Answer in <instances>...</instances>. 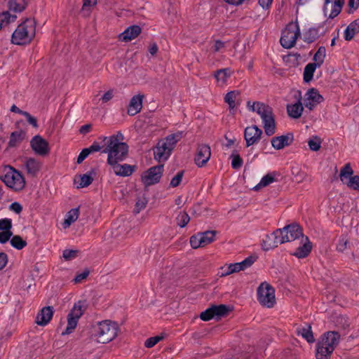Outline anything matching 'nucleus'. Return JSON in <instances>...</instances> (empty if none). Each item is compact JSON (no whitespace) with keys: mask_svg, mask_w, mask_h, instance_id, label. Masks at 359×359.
Returning a JSON list of instances; mask_svg holds the SVG:
<instances>
[{"mask_svg":"<svg viewBox=\"0 0 359 359\" xmlns=\"http://www.w3.org/2000/svg\"><path fill=\"white\" fill-rule=\"evenodd\" d=\"M99 140L104 142V149L102 152L107 154V163L108 165L115 162H121L126 158L128 154V145L122 142L123 135L121 132L109 137L101 136Z\"/></svg>","mask_w":359,"mask_h":359,"instance_id":"obj_1","label":"nucleus"},{"mask_svg":"<svg viewBox=\"0 0 359 359\" xmlns=\"http://www.w3.org/2000/svg\"><path fill=\"white\" fill-rule=\"evenodd\" d=\"M339 339L340 334L336 331H328L323 334L316 346V359H330Z\"/></svg>","mask_w":359,"mask_h":359,"instance_id":"obj_2","label":"nucleus"},{"mask_svg":"<svg viewBox=\"0 0 359 359\" xmlns=\"http://www.w3.org/2000/svg\"><path fill=\"white\" fill-rule=\"evenodd\" d=\"M35 24L34 19L26 18L13 33L11 42L20 46L29 44L35 36Z\"/></svg>","mask_w":359,"mask_h":359,"instance_id":"obj_3","label":"nucleus"},{"mask_svg":"<svg viewBox=\"0 0 359 359\" xmlns=\"http://www.w3.org/2000/svg\"><path fill=\"white\" fill-rule=\"evenodd\" d=\"M0 180L15 191L22 190L25 186L24 177L11 165H6L0 170Z\"/></svg>","mask_w":359,"mask_h":359,"instance_id":"obj_4","label":"nucleus"},{"mask_svg":"<svg viewBox=\"0 0 359 359\" xmlns=\"http://www.w3.org/2000/svg\"><path fill=\"white\" fill-rule=\"evenodd\" d=\"M118 330L117 323L107 320L99 322L95 327L97 340L102 344H107L112 341L117 336Z\"/></svg>","mask_w":359,"mask_h":359,"instance_id":"obj_5","label":"nucleus"},{"mask_svg":"<svg viewBox=\"0 0 359 359\" xmlns=\"http://www.w3.org/2000/svg\"><path fill=\"white\" fill-rule=\"evenodd\" d=\"M256 112L262 118L266 135H273L276 133V123L272 108L263 102H257Z\"/></svg>","mask_w":359,"mask_h":359,"instance_id":"obj_6","label":"nucleus"},{"mask_svg":"<svg viewBox=\"0 0 359 359\" xmlns=\"http://www.w3.org/2000/svg\"><path fill=\"white\" fill-rule=\"evenodd\" d=\"M87 304L86 301L79 300L76 302L70 312L67 315V326L62 334H71L76 327L79 319L83 316L86 310Z\"/></svg>","mask_w":359,"mask_h":359,"instance_id":"obj_7","label":"nucleus"},{"mask_svg":"<svg viewBox=\"0 0 359 359\" xmlns=\"http://www.w3.org/2000/svg\"><path fill=\"white\" fill-rule=\"evenodd\" d=\"M299 36L300 29L298 24L290 22L282 32L280 39V44L285 48H291L295 45Z\"/></svg>","mask_w":359,"mask_h":359,"instance_id":"obj_8","label":"nucleus"},{"mask_svg":"<svg viewBox=\"0 0 359 359\" xmlns=\"http://www.w3.org/2000/svg\"><path fill=\"white\" fill-rule=\"evenodd\" d=\"M257 300L261 305L272 308L276 303L274 288L266 282L261 283L257 288Z\"/></svg>","mask_w":359,"mask_h":359,"instance_id":"obj_9","label":"nucleus"},{"mask_svg":"<svg viewBox=\"0 0 359 359\" xmlns=\"http://www.w3.org/2000/svg\"><path fill=\"white\" fill-rule=\"evenodd\" d=\"M279 229L282 232V236L287 238V239H285L284 243L293 242L294 243L300 239L304 240L305 238L302 229L296 223L286 225L283 229Z\"/></svg>","mask_w":359,"mask_h":359,"instance_id":"obj_10","label":"nucleus"},{"mask_svg":"<svg viewBox=\"0 0 359 359\" xmlns=\"http://www.w3.org/2000/svg\"><path fill=\"white\" fill-rule=\"evenodd\" d=\"M353 170L349 163L346 164L340 171V180L353 190L359 191V175L351 176Z\"/></svg>","mask_w":359,"mask_h":359,"instance_id":"obj_11","label":"nucleus"},{"mask_svg":"<svg viewBox=\"0 0 359 359\" xmlns=\"http://www.w3.org/2000/svg\"><path fill=\"white\" fill-rule=\"evenodd\" d=\"M163 172V165H158L151 167L142 175V180L146 186H150L158 183Z\"/></svg>","mask_w":359,"mask_h":359,"instance_id":"obj_12","label":"nucleus"},{"mask_svg":"<svg viewBox=\"0 0 359 359\" xmlns=\"http://www.w3.org/2000/svg\"><path fill=\"white\" fill-rule=\"evenodd\" d=\"M294 250L290 251L291 255H293L299 259L307 257L311 251L312 245L309 241L308 237H305L304 240L299 241L293 243Z\"/></svg>","mask_w":359,"mask_h":359,"instance_id":"obj_13","label":"nucleus"},{"mask_svg":"<svg viewBox=\"0 0 359 359\" xmlns=\"http://www.w3.org/2000/svg\"><path fill=\"white\" fill-rule=\"evenodd\" d=\"M262 133V130L256 125L246 127L244 130V139L246 142V147H249L257 144L261 140Z\"/></svg>","mask_w":359,"mask_h":359,"instance_id":"obj_14","label":"nucleus"},{"mask_svg":"<svg viewBox=\"0 0 359 359\" xmlns=\"http://www.w3.org/2000/svg\"><path fill=\"white\" fill-rule=\"evenodd\" d=\"M211 156V149L209 145L205 144H198L194 158L195 163L200 168L205 166Z\"/></svg>","mask_w":359,"mask_h":359,"instance_id":"obj_15","label":"nucleus"},{"mask_svg":"<svg viewBox=\"0 0 359 359\" xmlns=\"http://www.w3.org/2000/svg\"><path fill=\"white\" fill-rule=\"evenodd\" d=\"M285 238L282 236V232L279 229L275 230L271 235L266 236L263 240V246L264 250H269L278 247V245L284 243Z\"/></svg>","mask_w":359,"mask_h":359,"instance_id":"obj_16","label":"nucleus"},{"mask_svg":"<svg viewBox=\"0 0 359 359\" xmlns=\"http://www.w3.org/2000/svg\"><path fill=\"white\" fill-rule=\"evenodd\" d=\"M323 97L316 88L309 89L305 94L304 106L309 110H313L316 106L323 102Z\"/></svg>","mask_w":359,"mask_h":359,"instance_id":"obj_17","label":"nucleus"},{"mask_svg":"<svg viewBox=\"0 0 359 359\" xmlns=\"http://www.w3.org/2000/svg\"><path fill=\"white\" fill-rule=\"evenodd\" d=\"M32 150L40 156H46L49 152L48 142L40 135L34 136L30 141Z\"/></svg>","mask_w":359,"mask_h":359,"instance_id":"obj_18","label":"nucleus"},{"mask_svg":"<svg viewBox=\"0 0 359 359\" xmlns=\"http://www.w3.org/2000/svg\"><path fill=\"white\" fill-rule=\"evenodd\" d=\"M109 165H110L116 175L121 177L130 176L136 168L135 165H130L126 163L121 165L119 162L112 163L109 164Z\"/></svg>","mask_w":359,"mask_h":359,"instance_id":"obj_19","label":"nucleus"},{"mask_svg":"<svg viewBox=\"0 0 359 359\" xmlns=\"http://www.w3.org/2000/svg\"><path fill=\"white\" fill-rule=\"evenodd\" d=\"M165 143L160 140L154 149V158L158 162L166 161L171 154L172 151Z\"/></svg>","mask_w":359,"mask_h":359,"instance_id":"obj_20","label":"nucleus"},{"mask_svg":"<svg viewBox=\"0 0 359 359\" xmlns=\"http://www.w3.org/2000/svg\"><path fill=\"white\" fill-rule=\"evenodd\" d=\"M293 140V135L292 133H287L285 135L273 137L271 139V142L274 149L280 150L286 146L290 145L292 143Z\"/></svg>","mask_w":359,"mask_h":359,"instance_id":"obj_21","label":"nucleus"},{"mask_svg":"<svg viewBox=\"0 0 359 359\" xmlns=\"http://www.w3.org/2000/svg\"><path fill=\"white\" fill-rule=\"evenodd\" d=\"M304 107L302 103L301 93L299 91V97L297 101L294 104L287 105V112L290 117L292 118H299L301 117Z\"/></svg>","mask_w":359,"mask_h":359,"instance_id":"obj_22","label":"nucleus"},{"mask_svg":"<svg viewBox=\"0 0 359 359\" xmlns=\"http://www.w3.org/2000/svg\"><path fill=\"white\" fill-rule=\"evenodd\" d=\"M143 95H134L130 100L127 113L129 116H135L139 113L142 108Z\"/></svg>","mask_w":359,"mask_h":359,"instance_id":"obj_23","label":"nucleus"},{"mask_svg":"<svg viewBox=\"0 0 359 359\" xmlns=\"http://www.w3.org/2000/svg\"><path fill=\"white\" fill-rule=\"evenodd\" d=\"M53 308L52 306L43 307L37 314L36 323L41 326L46 325L52 319Z\"/></svg>","mask_w":359,"mask_h":359,"instance_id":"obj_24","label":"nucleus"},{"mask_svg":"<svg viewBox=\"0 0 359 359\" xmlns=\"http://www.w3.org/2000/svg\"><path fill=\"white\" fill-rule=\"evenodd\" d=\"M141 27L138 25H132L122 32L119 39L123 41H130L135 39L141 33Z\"/></svg>","mask_w":359,"mask_h":359,"instance_id":"obj_25","label":"nucleus"},{"mask_svg":"<svg viewBox=\"0 0 359 359\" xmlns=\"http://www.w3.org/2000/svg\"><path fill=\"white\" fill-rule=\"evenodd\" d=\"M25 166L28 175L35 177L41 168V163L34 158H28L25 161Z\"/></svg>","mask_w":359,"mask_h":359,"instance_id":"obj_26","label":"nucleus"},{"mask_svg":"<svg viewBox=\"0 0 359 359\" xmlns=\"http://www.w3.org/2000/svg\"><path fill=\"white\" fill-rule=\"evenodd\" d=\"M359 32V18L348 25L344 31V39L351 41Z\"/></svg>","mask_w":359,"mask_h":359,"instance_id":"obj_27","label":"nucleus"},{"mask_svg":"<svg viewBox=\"0 0 359 359\" xmlns=\"http://www.w3.org/2000/svg\"><path fill=\"white\" fill-rule=\"evenodd\" d=\"M26 133L23 130L14 131L11 133L8 144L9 147H15L25 139Z\"/></svg>","mask_w":359,"mask_h":359,"instance_id":"obj_28","label":"nucleus"},{"mask_svg":"<svg viewBox=\"0 0 359 359\" xmlns=\"http://www.w3.org/2000/svg\"><path fill=\"white\" fill-rule=\"evenodd\" d=\"M79 215V208H72L66 215V218L63 222V227L65 229L68 228L70 225L74 223L78 219Z\"/></svg>","mask_w":359,"mask_h":359,"instance_id":"obj_29","label":"nucleus"},{"mask_svg":"<svg viewBox=\"0 0 359 359\" xmlns=\"http://www.w3.org/2000/svg\"><path fill=\"white\" fill-rule=\"evenodd\" d=\"M297 332L298 335H301L304 339H305L307 342H314L315 339L311 330V325H306L305 327L298 328Z\"/></svg>","mask_w":359,"mask_h":359,"instance_id":"obj_30","label":"nucleus"},{"mask_svg":"<svg viewBox=\"0 0 359 359\" xmlns=\"http://www.w3.org/2000/svg\"><path fill=\"white\" fill-rule=\"evenodd\" d=\"M214 318L224 317L228 315L231 309L224 304L212 305Z\"/></svg>","mask_w":359,"mask_h":359,"instance_id":"obj_31","label":"nucleus"},{"mask_svg":"<svg viewBox=\"0 0 359 359\" xmlns=\"http://www.w3.org/2000/svg\"><path fill=\"white\" fill-rule=\"evenodd\" d=\"M27 6L25 0H9L8 8L13 12H22Z\"/></svg>","mask_w":359,"mask_h":359,"instance_id":"obj_32","label":"nucleus"},{"mask_svg":"<svg viewBox=\"0 0 359 359\" xmlns=\"http://www.w3.org/2000/svg\"><path fill=\"white\" fill-rule=\"evenodd\" d=\"M216 233V231H206L204 232L198 233L199 236H201L200 237L202 245L204 247L213 242Z\"/></svg>","mask_w":359,"mask_h":359,"instance_id":"obj_33","label":"nucleus"},{"mask_svg":"<svg viewBox=\"0 0 359 359\" xmlns=\"http://www.w3.org/2000/svg\"><path fill=\"white\" fill-rule=\"evenodd\" d=\"M240 95V92L238 90H232L227 93L224 97V101L229 104V107L231 109H233L236 107V100L238 97Z\"/></svg>","mask_w":359,"mask_h":359,"instance_id":"obj_34","label":"nucleus"},{"mask_svg":"<svg viewBox=\"0 0 359 359\" xmlns=\"http://www.w3.org/2000/svg\"><path fill=\"white\" fill-rule=\"evenodd\" d=\"M325 53V48L324 46H320L315 53L313 57L314 62L312 63L316 65L318 67H320L324 62Z\"/></svg>","mask_w":359,"mask_h":359,"instance_id":"obj_35","label":"nucleus"},{"mask_svg":"<svg viewBox=\"0 0 359 359\" xmlns=\"http://www.w3.org/2000/svg\"><path fill=\"white\" fill-rule=\"evenodd\" d=\"M317 67L316 65L311 62L306 65L304 70V81L306 83H309L313 79L314 72Z\"/></svg>","mask_w":359,"mask_h":359,"instance_id":"obj_36","label":"nucleus"},{"mask_svg":"<svg viewBox=\"0 0 359 359\" xmlns=\"http://www.w3.org/2000/svg\"><path fill=\"white\" fill-rule=\"evenodd\" d=\"M214 76L218 82L224 83L231 76V70L229 68L221 69L216 71Z\"/></svg>","mask_w":359,"mask_h":359,"instance_id":"obj_37","label":"nucleus"},{"mask_svg":"<svg viewBox=\"0 0 359 359\" xmlns=\"http://www.w3.org/2000/svg\"><path fill=\"white\" fill-rule=\"evenodd\" d=\"M11 246L18 250L27 246V242L19 235L12 236L10 239Z\"/></svg>","mask_w":359,"mask_h":359,"instance_id":"obj_38","label":"nucleus"},{"mask_svg":"<svg viewBox=\"0 0 359 359\" xmlns=\"http://www.w3.org/2000/svg\"><path fill=\"white\" fill-rule=\"evenodd\" d=\"M256 259L257 257L255 256H250L241 262L235 263L238 272L251 266L256 261Z\"/></svg>","mask_w":359,"mask_h":359,"instance_id":"obj_39","label":"nucleus"},{"mask_svg":"<svg viewBox=\"0 0 359 359\" xmlns=\"http://www.w3.org/2000/svg\"><path fill=\"white\" fill-rule=\"evenodd\" d=\"M344 4V0H334L332 4V11L329 15V18L333 19L340 13Z\"/></svg>","mask_w":359,"mask_h":359,"instance_id":"obj_40","label":"nucleus"},{"mask_svg":"<svg viewBox=\"0 0 359 359\" xmlns=\"http://www.w3.org/2000/svg\"><path fill=\"white\" fill-rule=\"evenodd\" d=\"M93 175H95L94 170H91L83 175H79L80 183L79 187H86L89 186L93 181Z\"/></svg>","mask_w":359,"mask_h":359,"instance_id":"obj_41","label":"nucleus"},{"mask_svg":"<svg viewBox=\"0 0 359 359\" xmlns=\"http://www.w3.org/2000/svg\"><path fill=\"white\" fill-rule=\"evenodd\" d=\"M182 135L181 133L178 134H171L167 136L164 140H161L163 142H166L165 144L170 149L171 151L174 149L176 143L180 141L181 139Z\"/></svg>","mask_w":359,"mask_h":359,"instance_id":"obj_42","label":"nucleus"},{"mask_svg":"<svg viewBox=\"0 0 359 359\" xmlns=\"http://www.w3.org/2000/svg\"><path fill=\"white\" fill-rule=\"evenodd\" d=\"M230 158H231V167L233 169L238 170L242 167L243 161L241 156L237 153V151H233Z\"/></svg>","mask_w":359,"mask_h":359,"instance_id":"obj_43","label":"nucleus"},{"mask_svg":"<svg viewBox=\"0 0 359 359\" xmlns=\"http://www.w3.org/2000/svg\"><path fill=\"white\" fill-rule=\"evenodd\" d=\"M189 221L190 217L189 215L184 211L180 212L176 217L177 224L181 228L184 227Z\"/></svg>","mask_w":359,"mask_h":359,"instance_id":"obj_44","label":"nucleus"},{"mask_svg":"<svg viewBox=\"0 0 359 359\" xmlns=\"http://www.w3.org/2000/svg\"><path fill=\"white\" fill-rule=\"evenodd\" d=\"M274 181H275L274 177L273 175H271V174H267L262 178L260 182L254 187V189L255 191H257L261 187H266V186L269 185L271 183L273 182Z\"/></svg>","mask_w":359,"mask_h":359,"instance_id":"obj_45","label":"nucleus"},{"mask_svg":"<svg viewBox=\"0 0 359 359\" xmlns=\"http://www.w3.org/2000/svg\"><path fill=\"white\" fill-rule=\"evenodd\" d=\"M97 4V0H83L81 13L86 17L90 13V8Z\"/></svg>","mask_w":359,"mask_h":359,"instance_id":"obj_46","label":"nucleus"},{"mask_svg":"<svg viewBox=\"0 0 359 359\" xmlns=\"http://www.w3.org/2000/svg\"><path fill=\"white\" fill-rule=\"evenodd\" d=\"M318 29L316 28H311L304 34V40L305 42L309 43H312L318 38Z\"/></svg>","mask_w":359,"mask_h":359,"instance_id":"obj_47","label":"nucleus"},{"mask_svg":"<svg viewBox=\"0 0 359 359\" xmlns=\"http://www.w3.org/2000/svg\"><path fill=\"white\" fill-rule=\"evenodd\" d=\"M308 144L311 151H317L321 147V140L318 136H313V137L308 141Z\"/></svg>","mask_w":359,"mask_h":359,"instance_id":"obj_48","label":"nucleus"},{"mask_svg":"<svg viewBox=\"0 0 359 359\" xmlns=\"http://www.w3.org/2000/svg\"><path fill=\"white\" fill-rule=\"evenodd\" d=\"M221 274L220 277H225L226 276H229L231 273L238 272L237 269V266L234 264H230L226 267L224 266L221 268Z\"/></svg>","mask_w":359,"mask_h":359,"instance_id":"obj_49","label":"nucleus"},{"mask_svg":"<svg viewBox=\"0 0 359 359\" xmlns=\"http://www.w3.org/2000/svg\"><path fill=\"white\" fill-rule=\"evenodd\" d=\"M13 224L12 220L8 218L0 219V231H11Z\"/></svg>","mask_w":359,"mask_h":359,"instance_id":"obj_50","label":"nucleus"},{"mask_svg":"<svg viewBox=\"0 0 359 359\" xmlns=\"http://www.w3.org/2000/svg\"><path fill=\"white\" fill-rule=\"evenodd\" d=\"M201 236L198 233L194 235L190 238V245L192 248L196 249L203 247L201 241Z\"/></svg>","mask_w":359,"mask_h":359,"instance_id":"obj_51","label":"nucleus"},{"mask_svg":"<svg viewBox=\"0 0 359 359\" xmlns=\"http://www.w3.org/2000/svg\"><path fill=\"white\" fill-rule=\"evenodd\" d=\"M163 338V337L162 336H155V337H150L145 341L144 346L147 348H152L157 343H158L161 340H162Z\"/></svg>","mask_w":359,"mask_h":359,"instance_id":"obj_52","label":"nucleus"},{"mask_svg":"<svg viewBox=\"0 0 359 359\" xmlns=\"http://www.w3.org/2000/svg\"><path fill=\"white\" fill-rule=\"evenodd\" d=\"M11 22V14L8 11H4L0 13V29H1L4 25H7Z\"/></svg>","mask_w":359,"mask_h":359,"instance_id":"obj_53","label":"nucleus"},{"mask_svg":"<svg viewBox=\"0 0 359 359\" xmlns=\"http://www.w3.org/2000/svg\"><path fill=\"white\" fill-rule=\"evenodd\" d=\"M200 318L203 321H208L214 318L212 307L210 306L204 311L201 312L200 314Z\"/></svg>","mask_w":359,"mask_h":359,"instance_id":"obj_54","label":"nucleus"},{"mask_svg":"<svg viewBox=\"0 0 359 359\" xmlns=\"http://www.w3.org/2000/svg\"><path fill=\"white\" fill-rule=\"evenodd\" d=\"M184 170L178 172L177 174L171 180L170 186L172 187H177L179 186L182 180Z\"/></svg>","mask_w":359,"mask_h":359,"instance_id":"obj_55","label":"nucleus"},{"mask_svg":"<svg viewBox=\"0 0 359 359\" xmlns=\"http://www.w3.org/2000/svg\"><path fill=\"white\" fill-rule=\"evenodd\" d=\"M348 243L346 238L341 237L337 245V250L341 252H344L347 248Z\"/></svg>","mask_w":359,"mask_h":359,"instance_id":"obj_56","label":"nucleus"},{"mask_svg":"<svg viewBox=\"0 0 359 359\" xmlns=\"http://www.w3.org/2000/svg\"><path fill=\"white\" fill-rule=\"evenodd\" d=\"M90 273L88 269H85L82 273L77 274L74 278L73 281L74 283H79L83 280L86 279Z\"/></svg>","mask_w":359,"mask_h":359,"instance_id":"obj_57","label":"nucleus"},{"mask_svg":"<svg viewBox=\"0 0 359 359\" xmlns=\"http://www.w3.org/2000/svg\"><path fill=\"white\" fill-rule=\"evenodd\" d=\"M102 148L104 149V144L100 145L97 142H94L89 147L86 148L89 151V154L100 151Z\"/></svg>","mask_w":359,"mask_h":359,"instance_id":"obj_58","label":"nucleus"},{"mask_svg":"<svg viewBox=\"0 0 359 359\" xmlns=\"http://www.w3.org/2000/svg\"><path fill=\"white\" fill-rule=\"evenodd\" d=\"M12 236H13L12 231H1L0 232V243H2V244L6 243L11 239Z\"/></svg>","mask_w":359,"mask_h":359,"instance_id":"obj_59","label":"nucleus"},{"mask_svg":"<svg viewBox=\"0 0 359 359\" xmlns=\"http://www.w3.org/2000/svg\"><path fill=\"white\" fill-rule=\"evenodd\" d=\"M24 116L26 118L27 121L34 128H37L39 127L37 119L32 116L29 113L26 111L25 114H24Z\"/></svg>","mask_w":359,"mask_h":359,"instance_id":"obj_60","label":"nucleus"},{"mask_svg":"<svg viewBox=\"0 0 359 359\" xmlns=\"http://www.w3.org/2000/svg\"><path fill=\"white\" fill-rule=\"evenodd\" d=\"M77 252H78L76 250H65L63 251L62 256L66 260H70L76 257Z\"/></svg>","mask_w":359,"mask_h":359,"instance_id":"obj_61","label":"nucleus"},{"mask_svg":"<svg viewBox=\"0 0 359 359\" xmlns=\"http://www.w3.org/2000/svg\"><path fill=\"white\" fill-rule=\"evenodd\" d=\"M114 97V90L110 89L107 91L100 99L102 100V103H107L110 101Z\"/></svg>","mask_w":359,"mask_h":359,"instance_id":"obj_62","label":"nucleus"},{"mask_svg":"<svg viewBox=\"0 0 359 359\" xmlns=\"http://www.w3.org/2000/svg\"><path fill=\"white\" fill-rule=\"evenodd\" d=\"M147 202L144 200L139 199L135 204L134 212L139 213L142 210L146 207Z\"/></svg>","mask_w":359,"mask_h":359,"instance_id":"obj_63","label":"nucleus"},{"mask_svg":"<svg viewBox=\"0 0 359 359\" xmlns=\"http://www.w3.org/2000/svg\"><path fill=\"white\" fill-rule=\"evenodd\" d=\"M8 261V255L5 252H0V271L6 266Z\"/></svg>","mask_w":359,"mask_h":359,"instance_id":"obj_64","label":"nucleus"}]
</instances>
